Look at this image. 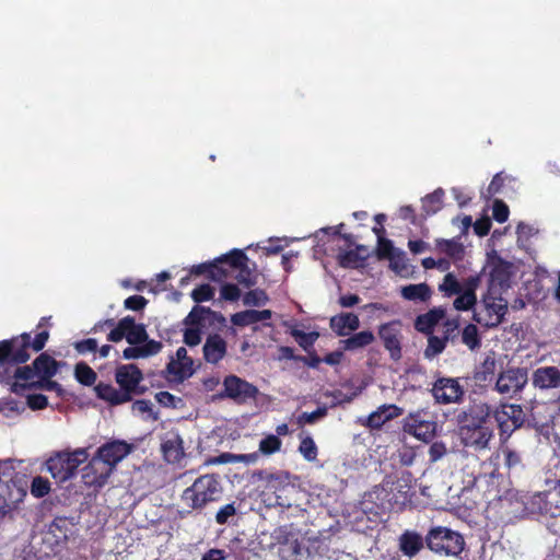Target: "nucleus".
<instances>
[{
	"mask_svg": "<svg viewBox=\"0 0 560 560\" xmlns=\"http://www.w3.org/2000/svg\"><path fill=\"white\" fill-rule=\"evenodd\" d=\"M374 339L373 332L364 330L340 340V346L346 351H355L371 345Z\"/></svg>",
	"mask_w": 560,
	"mask_h": 560,
	"instance_id": "7c9ffc66",
	"label": "nucleus"
},
{
	"mask_svg": "<svg viewBox=\"0 0 560 560\" xmlns=\"http://www.w3.org/2000/svg\"><path fill=\"white\" fill-rule=\"evenodd\" d=\"M50 492V482L48 479L36 476L31 483V493L35 498H43Z\"/></svg>",
	"mask_w": 560,
	"mask_h": 560,
	"instance_id": "8fccbe9b",
	"label": "nucleus"
},
{
	"mask_svg": "<svg viewBox=\"0 0 560 560\" xmlns=\"http://www.w3.org/2000/svg\"><path fill=\"white\" fill-rule=\"evenodd\" d=\"M30 343V334L23 332L11 340L0 341V363L7 359L16 363L26 362L30 359L27 346Z\"/></svg>",
	"mask_w": 560,
	"mask_h": 560,
	"instance_id": "4468645a",
	"label": "nucleus"
},
{
	"mask_svg": "<svg viewBox=\"0 0 560 560\" xmlns=\"http://www.w3.org/2000/svg\"><path fill=\"white\" fill-rule=\"evenodd\" d=\"M378 336L389 352L393 360L401 358L402 324L400 320H393L383 324L378 328Z\"/></svg>",
	"mask_w": 560,
	"mask_h": 560,
	"instance_id": "f8f14e48",
	"label": "nucleus"
},
{
	"mask_svg": "<svg viewBox=\"0 0 560 560\" xmlns=\"http://www.w3.org/2000/svg\"><path fill=\"white\" fill-rule=\"evenodd\" d=\"M400 551L409 558L415 557L423 548V538L413 530L404 532L399 539Z\"/></svg>",
	"mask_w": 560,
	"mask_h": 560,
	"instance_id": "a878e982",
	"label": "nucleus"
},
{
	"mask_svg": "<svg viewBox=\"0 0 560 560\" xmlns=\"http://www.w3.org/2000/svg\"><path fill=\"white\" fill-rule=\"evenodd\" d=\"M330 328L338 336L346 337L360 327L359 316L353 313H340L330 318Z\"/></svg>",
	"mask_w": 560,
	"mask_h": 560,
	"instance_id": "4be33fe9",
	"label": "nucleus"
},
{
	"mask_svg": "<svg viewBox=\"0 0 560 560\" xmlns=\"http://www.w3.org/2000/svg\"><path fill=\"white\" fill-rule=\"evenodd\" d=\"M33 366L39 378H49L58 371L57 362L47 354H40L34 361Z\"/></svg>",
	"mask_w": 560,
	"mask_h": 560,
	"instance_id": "f704fd0d",
	"label": "nucleus"
},
{
	"mask_svg": "<svg viewBox=\"0 0 560 560\" xmlns=\"http://www.w3.org/2000/svg\"><path fill=\"white\" fill-rule=\"evenodd\" d=\"M24 410V405L13 399L0 402V413L7 418H14L20 416Z\"/></svg>",
	"mask_w": 560,
	"mask_h": 560,
	"instance_id": "3c124183",
	"label": "nucleus"
},
{
	"mask_svg": "<svg viewBox=\"0 0 560 560\" xmlns=\"http://www.w3.org/2000/svg\"><path fill=\"white\" fill-rule=\"evenodd\" d=\"M486 269L489 270L488 290L501 293L510 287L511 278L515 273V266L506 260H503L492 249L487 253Z\"/></svg>",
	"mask_w": 560,
	"mask_h": 560,
	"instance_id": "0eeeda50",
	"label": "nucleus"
},
{
	"mask_svg": "<svg viewBox=\"0 0 560 560\" xmlns=\"http://www.w3.org/2000/svg\"><path fill=\"white\" fill-rule=\"evenodd\" d=\"M125 317L121 318L117 325L110 330V332L107 336V340L112 342H119L124 338L126 339V328L127 325H124Z\"/></svg>",
	"mask_w": 560,
	"mask_h": 560,
	"instance_id": "0e129e2a",
	"label": "nucleus"
},
{
	"mask_svg": "<svg viewBox=\"0 0 560 560\" xmlns=\"http://www.w3.org/2000/svg\"><path fill=\"white\" fill-rule=\"evenodd\" d=\"M438 423L424 410L410 412L402 421L404 432L419 441L429 442L436 433Z\"/></svg>",
	"mask_w": 560,
	"mask_h": 560,
	"instance_id": "1a4fd4ad",
	"label": "nucleus"
},
{
	"mask_svg": "<svg viewBox=\"0 0 560 560\" xmlns=\"http://www.w3.org/2000/svg\"><path fill=\"white\" fill-rule=\"evenodd\" d=\"M221 279L234 278L238 283L250 287L255 283V271L248 267V257L241 249H232L219 258Z\"/></svg>",
	"mask_w": 560,
	"mask_h": 560,
	"instance_id": "423d86ee",
	"label": "nucleus"
},
{
	"mask_svg": "<svg viewBox=\"0 0 560 560\" xmlns=\"http://www.w3.org/2000/svg\"><path fill=\"white\" fill-rule=\"evenodd\" d=\"M400 294L408 301L427 302L432 295V290L427 283H417L402 287Z\"/></svg>",
	"mask_w": 560,
	"mask_h": 560,
	"instance_id": "c756f323",
	"label": "nucleus"
},
{
	"mask_svg": "<svg viewBox=\"0 0 560 560\" xmlns=\"http://www.w3.org/2000/svg\"><path fill=\"white\" fill-rule=\"evenodd\" d=\"M463 342L470 349L475 350L480 347V338L478 329L475 325H467L462 332Z\"/></svg>",
	"mask_w": 560,
	"mask_h": 560,
	"instance_id": "49530a36",
	"label": "nucleus"
},
{
	"mask_svg": "<svg viewBox=\"0 0 560 560\" xmlns=\"http://www.w3.org/2000/svg\"><path fill=\"white\" fill-rule=\"evenodd\" d=\"M458 433L465 446L475 450L487 448L493 435L490 407L482 402L472 405L462 416Z\"/></svg>",
	"mask_w": 560,
	"mask_h": 560,
	"instance_id": "f257e3e1",
	"label": "nucleus"
},
{
	"mask_svg": "<svg viewBox=\"0 0 560 560\" xmlns=\"http://www.w3.org/2000/svg\"><path fill=\"white\" fill-rule=\"evenodd\" d=\"M282 445L279 436L269 434L259 442V452L264 455H272L280 451Z\"/></svg>",
	"mask_w": 560,
	"mask_h": 560,
	"instance_id": "a18cd8bd",
	"label": "nucleus"
},
{
	"mask_svg": "<svg viewBox=\"0 0 560 560\" xmlns=\"http://www.w3.org/2000/svg\"><path fill=\"white\" fill-rule=\"evenodd\" d=\"M534 387L539 389H556L560 387V369L548 365L537 368L532 375Z\"/></svg>",
	"mask_w": 560,
	"mask_h": 560,
	"instance_id": "6ab92c4d",
	"label": "nucleus"
},
{
	"mask_svg": "<svg viewBox=\"0 0 560 560\" xmlns=\"http://www.w3.org/2000/svg\"><path fill=\"white\" fill-rule=\"evenodd\" d=\"M326 415H327V408L319 407L315 411L301 413L296 418V422L299 425L313 424V423L322 420Z\"/></svg>",
	"mask_w": 560,
	"mask_h": 560,
	"instance_id": "864d4df0",
	"label": "nucleus"
},
{
	"mask_svg": "<svg viewBox=\"0 0 560 560\" xmlns=\"http://www.w3.org/2000/svg\"><path fill=\"white\" fill-rule=\"evenodd\" d=\"M399 409L394 405L381 406L376 411L372 412L368 418V425L371 428H380L386 421L397 417Z\"/></svg>",
	"mask_w": 560,
	"mask_h": 560,
	"instance_id": "2f4dec72",
	"label": "nucleus"
},
{
	"mask_svg": "<svg viewBox=\"0 0 560 560\" xmlns=\"http://www.w3.org/2000/svg\"><path fill=\"white\" fill-rule=\"evenodd\" d=\"M132 412L147 419L154 418L153 405L148 400H137L132 404Z\"/></svg>",
	"mask_w": 560,
	"mask_h": 560,
	"instance_id": "bf43d9fd",
	"label": "nucleus"
},
{
	"mask_svg": "<svg viewBox=\"0 0 560 560\" xmlns=\"http://www.w3.org/2000/svg\"><path fill=\"white\" fill-rule=\"evenodd\" d=\"M508 312V301L501 293L487 291L474 311V319L488 328L499 326Z\"/></svg>",
	"mask_w": 560,
	"mask_h": 560,
	"instance_id": "39448f33",
	"label": "nucleus"
},
{
	"mask_svg": "<svg viewBox=\"0 0 560 560\" xmlns=\"http://www.w3.org/2000/svg\"><path fill=\"white\" fill-rule=\"evenodd\" d=\"M339 262L342 267L355 268L360 266L361 258L355 250H348L339 255Z\"/></svg>",
	"mask_w": 560,
	"mask_h": 560,
	"instance_id": "052dcab7",
	"label": "nucleus"
},
{
	"mask_svg": "<svg viewBox=\"0 0 560 560\" xmlns=\"http://www.w3.org/2000/svg\"><path fill=\"white\" fill-rule=\"evenodd\" d=\"M429 459L431 463H435L440 459H442L446 453L447 448L445 443L443 442H434L429 447Z\"/></svg>",
	"mask_w": 560,
	"mask_h": 560,
	"instance_id": "680f3d73",
	"label": "nucleus"
},
{
	"mask_svg": "<svg viewBox=\"0 0 560 560\" xmlns=\"http://www.w3.org/2000/svg\"><path fill=\"white\" fill-rule=\"evenodd\" d=\"M492 214L495 221H498L499 223H503L509 218V208L503 201L494 200L492 207Z\"/></svg>",
	"mask_w": 560,
	"mask_h": 560,
	"instance_id": "e2e57ef3",
	"label": "nucleus"
},
{
	"mask_svg": "<svg viewBox=\"0 0 560 560\" xmlns=\"http://www.w3.org/2000/svg\"><path fill=\"white\" fill-rule=\"evenodd\" d=\"M292 336L304 350H308L311 347H313L314 342L319 337L318 332L316 331L304 332L298 329L292 330Z\"/></svg>",
	"mask_w": 560,
	"mask_h": 560,
	"instance_id": "603ef678",
	"label": "nucleus"
},
{
	"mask_svg": "<svg viewBox=\"0 0 560 560\" xmlns=\"http://www.w3.org/2000/svg\"><path fill=\"white\" fill-rule=\"evenodd\" d=\"M38 381L39 377L35 369L31 366L18 368L11 383V390L15 394H23L26 389L36 387Z\"/></svg>",
	"mask_w": 560,
	"mask_h": 560,
	"instance_id": "412c9836",
	"label": "nucleus"
},
{
	"mask_svg": "<svg viewBox=\"0 0 560 560\" xmlns=\"http://www.w3.org/2000/svg\"><path fill=\"white\" fill-rule=\"evenodd\" d=\"M494 418L501 433L510 436L514 430L524 423L525 413L518 405L503 404L495 410Z\"/></svg>",
	"mask_w": 560,
	"mask_h": 560,
	"instance_id": "9b49d317",
	"label": "nucleus"
},
{
	"mask_svg": "<svg viewBox=\"0 0 560 560\" xmlns=\"http://www.w3.org/2000/svg\"><path fill=\"white\" fill-rule=\"evenodd\" d=\"M124 325H127L126 340L129 345H144V342L151 340L144 325L137 324L133 317L126 316Z\"/></svg>",
	"mask_w": 560,
	"mask_h": 560,
	"instance_id": "cd10ccee",
	"label": "nucleus"
},
{
	"mask_svg": "<svg viewBox=\"0 0 560 560\" xmlns=\"http://www.w3.org/2000/svg\"><path fill=\"white\" fill-rule=\"evenodd\" d=\"M477 287L476 280H471L469 285L462 290L458 296L454 300V308L457 311H468L474 305H476L477 299L475 294V289Z\"/></svg>",
	"mask_w": 560,
	"mask_h": 560,
	"instance_id": "72a5a7b5",
	"label": "nucleus"
},
{
	"mask_svg": "<svg viewBox=\"0 0 560 560\" xmlns=\"http://www.w3.org/2000/svg\"><path fill=\"white\" fill-rule=\"evenodd\" d=\"M388 260L390 269L398 276L408 278L412 273V268L408 264L406 254L402 250L399 249Z\"/></svg>",
	"mask_w": 560,
	"mask_h": 560,
	"instance_id": "4c0bfd02",
	"label": "nucleus"
},
{
	"mask_svg": "<svg viewBox=\"0 0 560 560\" xmlns=\"http://www.w3.org/2000/svg\"><path fill=\"white\" fill-rule=\"evenodd\" d=\"M537 500L542 503L540 512L551 517L560 516V497L558 499H549L546 493L537 494Z\"/></svg>",
	"mask_w": 560,
	"mask_h": 560,
	"instance_id": "a19ab883",
	"label": "nucleus"
},
{
	"mask_svg": "<svg viewBox=\"0 0 560 560\" xmlns=\"http://www.w3.org/2000/svg\"><path fill=\"white\" fill-rule=\"evenodd\" d=\"M281 552L285 560H313L310 550L301 546L298 541L288 542Z\"/></svg>",
	"mask_w": 560,
	"mask_h": 560,
	"instance_id": "e433bc0d",
	"label": "nucleus"
},
{
	"mask_svg": "<svg viewBox=\"0 0 560 560\" xmlns=\"http://www.w3.org/2000/svg\"><path fill=\"white\" fill-rule=\"evenodd\" d=\"M538 232L539 230L535 225L520 222L516 226L517 245L525 250H529L530 240L535 237Z\"/></svg>",
	"mask_w": 560,
	"mask_h": 560,
	"instance_id": "c9c22d12",
	"label": "nucleus"
},
{
	"mask_svg": "<svg viewBox=\"0 0 560 560\" xmlns=\"http://www.w3.org/2000/svg\"><path fill=\"white\" fill-rule=\"evenodd\" d=\"M267 301V294L262 290L258 289L247 292L243 298L244 304L248 306H262Z\"/></svg>",
	"mask_w": 560,
	"mask_h": 560,
	"instance_id": "5fc2aeb1",
	"label": "nucleus"
},
{
	"mask_svg": "<svg viewBox=\"0 0 560 560\" xmlns=\"http://www.w3.org/2000/svg\"><path fill=\"white\" fill-rule=\"evenodd\" d=\"M48 405L47 397L42 394L27 395V406L33 410H40Z\"/></svg>",
	"mask_w": 560,
	"mask_h": 560,
	"instance_id": "338daca9",
	"label": "nucleus"
},
{
	"mask_svg": "<svg viewBox=\"0 0 560 560\" xmlns=\"http://www.w3.org/2000/svg\"><path fill=\"white\" fill-rule=\"evenodd\" d=\"M527 381L525 369L512 368L499 374L494 388L499 394L512 398L525 387Z\"/></svg>",
	"mask_w": 560,
	"mask_h": 560,
	"instance_id": "9d476101",
	"label": "nucleus"
},
{
	"mask_svg": "<svg viewBox=\"0 0 560 560\" xmlns=\"http://www.w3.org/2000/svg\"><path fill=\"white\" fill-rule=\"evenodd\" d=\"M226 354V342L219 335H211L203 345V357L208 363L217 364Z\"/></svg>",
	"mask_w": 560,
	"mask_h": 560,
	"instance_id": "5701e85b",
	"label": "nucleus"
},
{
	"mask_svg": "<svg viewBox=\"0 0 560 560\" xmlns=\"http://www.w3.org/2000/svg\"><path fill=\"white\" fill-rule=\"evenodd\" d=\"M222 494L221 483L214 475H203L184 490L183 502L191 509H202L208 503L217 501Z\"/></svg>",
	"mask_w": 560,
	"mask_h": 560,
	"instance_id": "7ed1b4c3",
	"label": "nucleus"
},
{
	"mask_svg": "<svg viewBox=\"0 0 560 560\" xmlns=\"http://www.w3.org/2000/svg\"><path fill=\"white\" fill-rule=\"evenodd\" d=\"M195 317L196 313L192 311L187 317L192 325L187 327L184 332V342L189 347L197 346L201 341V328L199 324H195Z\"/></svg>",
	"mask_w": 560,
	"mask_h": 560,
	"instance_id": "ea45409f",
	"label": "nucleus"
},
{
	"mask_svg": "<svg viewBox=\"0 0 560 560\" xmlns=\"http://www.w3.org/2000/svg\"><path fill=\"white\" fill-rule=\"evenodd\" d=\"M443 189L439 188L434 190L432 194L427 195L422 198V209L427 214L436 213L443 206Z\"/></svg>",
	"mask_w": 560,
	"mask_h": 560,
	"instance_id": "58836bf2",
	"label": "nucleus"
},
{
	"mask_svg": "<svg viewBox=\"0 0 560 560\" xmlns=\"http://www.w3.org/2000/svg\"><path fill=\"white\" fill-rule=\"evenodd\" d=\"M162 349V343L155 340L144 342V345H131L122 351V357L126 360H133L140 358H149L158 354Z\"/></svg>",
	"mask_w": 560,
	"mask_h": 560,
	"instance_id": "b1692460",
	"label": "nucleus"
},
{
	"mask_svg": "<svg viewBox=\"0 0 560 560\" xmlns=\"http://www.w3.org/2000/svg\"><path fill=\"white\" fill-rule=\"evenodd\" d=\"M432 394L439 404H456L460 401L464 389L454 378H440L434 383Z\"/></svg>",
	"mask_w": 560,
	"mask_h": 560,
	"instance_id": "2eb2a0df",
	"label": "nucleus"
},
{
	"mask_svg": "<svg viewBox=\"0 0 560 560\" xmlns=\"http://www.w3.org/2000/svg\"><path fill=\"white\" fill-rule=\"evenodd\" d=\"M214 290L210 284H202L191 292V298L195 302H205L213 298Z\"/></svg>",
	"mask_w": 560,
	"mask_h": 560,
	"instance_id": "13d9d810",
	"label": "nucleus"
},
{
	"mask_svg": "<svg viewBox=\"0 0 560 560\" xmlns=\"http://www.w3.org/2000/svg\"><path fill=\"white\" fill-rule=\"evenodd\" d=\"M271 311L264 310V311H256V310H247L243 312L235 313L231 317V322L235 326H249L253 324H256L258 322H265L271 318Z\"/></svg>",
	"mask_w": 560,
	"mask_h": 560,
	"instance_id": "bb28decb",
	"label": "nucleus"
},
{
	"mask_svg": "<svg viewBox=\"0 0 560 560\" xmlns=\"http://www.w3.org/2000/svg\"><path fill=\"white\" fill-rule=\"evenodd\" d=\"M439 290L445 295V296H452L459 294L463 290L462 284L456 279V277L448 272L445 275L442 283L439 285Z\"/></svg>",
	"mask_w": 560,
	"mask_h": 560,
	"instance_id": "37998d69",
	"label": "nucleus"
},
{
	"mask_svg": "<svg viewBox=\"0 0 560 560\" xmlns=\"http://www.w3.org/2000/svg\"><path fill=\"white\" fill-rule=\"evenodd\" d=\"M161 450L165 460L168 463H179L184 457L183 440L175 431H168L163 435Z\"/></svg>",
	"mask_w": 560,
	"mask_h": 560,
	"instance_id": "aec40b11",
	"label": "nucleus"
},
{
	"mask_svg": "<svg viewBox=\"0 0 560 560\" xmlns=\"http://www.w3.org/2000/svg\"><path fill=\"white\" fill-rule=\"evenodd\" d=\"M446 341L447 336H445L444 338L430 336L428 339V347L424 351L425 358L431 359L440 354L445 349Z\"/></svg>",
	"mask_w": 560,
	"mask_h": 560,
	"instance_id": "de8ad7c7",
	"label": "nucleus"
},
{
	"mask_svg": "<svg viewBox=\"0 0 560 560\" xmlns=\"http://www.w3.org/2000/svg\"><path fill=\"white\" fill-rule=\"evenodd\" d=\"M26 497V489L15 482L0 486V514L5 515L19 508Z\"/></svg>",
	"mask_w": 560,
	"mask_h": 560,
	"instance_id": "f3484780",
	"label": "nucleus"
},
{
	"mask_svg": "<svg viewBox=\"0 0 560 560\" xmlns=\"http://www.w3.org/2000/svg\"><path fill=\"white\" fill-rule=\"evenodd\" d=\"M97 396L113 405L124 404L130 400L131 396L124 389L119 390L108 384H98L95 387Z\"/></svg>",
	"mask_w": 560,
	"mask_h": 560,
	"instance_id": "c85d7f7f",
	"label": "nucleus"
},
{
	"mask_svg": "<svg viewBox=\"0 0 560 560\" xmlns=\"http://www.w3.org/2000/svg\"><path fill=\"white\" fill-rule=\"evenodd\" d=\"M224 396L236 402L244 404L256 398L258 388L249 382L236 376L229 375L223 381Z\"/></svg>",
	"mask_w": 560,
	"mask_h": 560,
	"instance_id": "ddd939ff",
	"label": "nucleus"
},
{
	"mask_svg": "<svg viewBox=\"0 0 560 560\" xmlns=\"http://www.w3.org/2000/svg\"><path fill=\"white\" fill-rule=\"evenodd\" d=\"M191 272L196 275L209 272L213 279L221 280V264L219 262V258L213 264L194 266Z\"/></svg>",
	"mask_w": 560,
	"mask_h": 560,
	"instance_id": "6e6d98bb",
	"label": "nucleus"
},
{
	"mask_svg": "<svg viewBox=\"0 0 560 560\" xmlns=\"http://www.w3.org/2000/svg\"><path fill=\"white\" fill-rule=\"evenodd\" d=\"M98 343L97 340L94 338H89L82 341H78L74 345L75 350L79 353H88V352H95L97 350Z\"/></svg>",
	"mask_w": 560,
	"mask_h": 560,
	"instance_id": "774afa93",
	"label": "nucleus"
},
{
	"mask_svg": "<svg viewBox=\"0 0 560 560\" xmlns=\"http://www.w3.org/2000/svg\"><path fill=\"white\" fill-rule=\"evenodd\" d=\"M236 509L233 503L225 504L224 506L220 508V510L217 512L215 521L218 524L223 525L229 522V518L235 515Z\"/></svg>",
	"mask_w": 560,
	"mask_h": 560,
	"instance_id": "69168bd1",
	"label": "nucleus"
},
{
	"mask_svg": "<svg viewBox=\"0 0 560 560\" xmlns=\"http://www.w3.org/2000/svg\"><path fill=\"white\" fill-rule=\"evenodd\" d=\"M130 453L129 444L122 441H113L97 451L85 467L83 478L85 483L102 487L113 472L115 466Z\"/></svg>",
	"mask_w": 560,
	"mask_h": 560,
	"instance_id": "f03ea898",
	"label": "nucleus"
},
{
	"mask_svg": "<svg viewBox=\"0 0 560 560\" xmlns=\"http://www.w3.org/2000/svg\"><path fill=\"white\" fill-rule=\"evenodd\" d=\"M258 459L257 453L250 454H232V453H222L217 458V463L219 464H234V463H245V464H254Z\"/></svg>",
	"mask_w": 560,
	"mask_h": 560,
	"instance_id": "79ce46f5",
	"label": "nucleus"
},
{
	"mask_svg": "<svg viewBox=\"0 0 560 560\" xmlns=\"http://www.w3.org/2000/svg\"><path fill=\"white\" fill-rule=\"evenodd\" d=\"M142 378V372L135 364L120 365L115 374L117 384L130 396L136 392Z\"/></svg>",
	"mask_w": 560,
	"mask_h": 560,
	"instance_id": "a211bd4d",
	"label": "nucleus"
},
{
	"mask_svg": "<svg viewBox=\"0 0 560 560\" xmlns=\"http://www.w3.org/2000/svg\"><path fill=\"white\" fill-rule=\"evenodd\" d=\"M435 247L453 260H460L464 257V245L456 240H436Z\"/></svg>",
	"mask_w": 560,
	"mask_h": 560,
	"instance_id": "473e14b6",
	"label": "nucleus"
},
{
	"mask_svg": "<svg viewBox=\"0 0 560 560\" xmlns=\"http://www.w3.org/2000/svg\"><path fill=\"white\" fill-rule=\"evenodd\" d=\"M167 373L174 382H183L194 374V361L188 357L186 348L177 349L175 357L167 364Z\"/></svg>",
	"mask_w": 560,
	"mask_h": 560,
	"instance_id": "dca6fc26",
	"label": "nucleus"
},
{
	"mask_svg": "<svg viewBox=\"0 0 560 560\" xmlns=\"http://www.w3.org/2000/svg\"><path fill=\"white\" fill-rule=\"evenodd\" d=\"M90 457L88 448H75L71 452H59L46 462L47 471L58 482L71 479L79 466L88 462Z\"/></svg>",
	"mask_w": 560,
	"mask_h": 560,
	"instance_id": "20e7f679",
	"label": "nucleus"
},
{
	"mask_svg": "<svg viewBox=\"0 0 560 560\" xmlns=\"http://www.w3.org/2000/svg\"><path fill=\"white\" fill-rule=\"evenodd\" d=\"M425 541L430 550L446 556H458L465 545L459 533L441 526L432 528L427 535Z\"/></svg>",
	"mask_w": 560,
	"mask_h": 560,
	"instance_id": "6e6552de",
	"label": "nucleus"
},
{
	"mask_svg": "<svg viewBox=\"0 0 560 560\" xmlns=\"http://www.w3.org/2000/svg\"><path fill=\"white\" fill-rule=\"evenodd\" d=\"M445 317V310L443 307H434L429 312L419 315L416 318L415 327L418 331L431 334L435 325H438Z\"/></svg>",
	"mask_w": 560,
	"mask_h": 560,
	"instance_id": "393cba45",
	"label": "nucleus"
},
{
	"mask_svg": "<svg viewBox=\"0 0 560 560\" xmlns=\"http://www.w3.org/2000/svg\"><path fill=\"white\" fill-rule=\"evenodd\" d=\"M399 249L395 248L392 241L384 238L383 236H378L377 240V255L380 258H390L394 254H396Z\"/></svg>",
	"mask_w": 560,
	"mask_h": 560,
	"instance_id": "4d7b16f0",
	"label": "nucleus"
},
{
	"mask_svg": "<svg viewBox=\"0 0 560 560\" xmlns=\"http://www.w3.org/2000/svg\"><path fill=\"white\" fill-rule=\"evenodd\" d=\"M75 377L83 385H92L96 380V373L85 363L75 366Z\"/></svg>",
	"mask_w": 560,
	"mask_h": 560,
	"instance_id": "09e8293b",
	"label": "nucleus"
},
{
	"mask_svg": "<svg viewBox=\"0 0 560 560\" xmlns=\"http://www.w3.org/2000/svg\"><path fill=\"white\" fill-rule=\"evenodd\" d=\"M299 452L307 462H314L317 458V446L310 435L303 436L299 445Z\"/></svg>",
	"mask_w": 560,
	"mask_h": 560,
	"instance_id": "c03bdc74",
	"label": "nucleus"
}]
</instances>
